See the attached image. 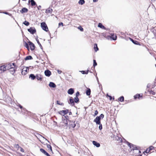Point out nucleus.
<instances>
[{
	"instance_id": "obj_21",
	"label": "nucleus",
	"mask_w": 156,
	"mask_h": 156,
	"mask_svg": "<svg viewBox=\"0 0 156 156\" xmlns=\"http://www.w3.org/2000/svg\"><path fill=\"white\" fill-rule=\"evenodd\" d=\"M30 77L31 78L32 80H34L36 78V76H35L34 74H31L30 76Z\"/></svg>"
},
{
	"instance_id": "obj_34",
	"label": "nucleus",
	"mask_w": 156,
	"mask_h": 156,
	"mask_svg": "<svg viewBox=\"0 0 156 156\" xmlns=\"http://www.w3.org/2000/svg\"><path fill=\"white\" fill-rule=\"evenodd\" d=\"M99 129L100 130H101V129H102V125L101 124V123H100V124H99Z\"/></svg>"
},
{
	"instance_id": "obj_50",
	"label": "nucleus",
	"mask_w": 156,
	"mask_h": 156,
	"mask_svg": "<svg viewBox=\"0 0 156 156\" xmlns=\"http://www.w3.org/2000/svg\"><path fill=\"white\" fill-rule=\"evenodd\" d=\"M128 145L129 147H131V144L128 143Z\"/></svg>"
},
{
	"instance_id": "obj_54",
	"label": "nucleus",
	"mask_w": 156,
	"mask_h": 156,
	"mask_svg": "<svg viewBox=\"0 0 156 156\" xmlns=\"http://www.w3.org/2000/svg\"><path fill=\"white\" fill-rule=\"evenodd\" d=\"M2 13H5V14H9L7 12H3Z\"/></svg>"
},
{
	"instance_id": "obj_9",
	"label": "nucleus",
	"mask_w": 156,
	"mask_h": 156,
	"mask_svg": "<svg viewBox=\"0 0 156 156\" xmlns=\"http://www.w3.org/2000/svg\"><path fill=\"white\" fill-rule=\"evenodd\" d=\"M67 92L69 94H72L74 93V90L73 88H71L68 90Z\"/></svg>"
},
{
	"instance_id": "obj_64",
	"label": "nucleus",
	"mask_w": 156,
	"mask_h": 156,
	"mask_svg": "<svg viewBox=\"0 0 156 156\" xmlns=\"http://www.w3.org/2000/svg\"><path fill=\"white\" fill-rule=\"evenodd\" d=\"M51 10H52V9H51Z\"/></svg>"
},
{
	"instance_id": "obj_26",
	"label": "nucleus",
	"mask_w": 156,
	"mask_h": 156,
	"mask_svg": "<svg viewBox=\"0 0 156 156\" xmlns=\"http://www.w3.org/2000/svg\"><path fill=\"white\" fill-rule=\"evenodd\" d=\"M74 101L75 102L77 103L79 102V100L77 97H76L74 99Z\"/></svg>"
},
{
	"instance_id": "obj_31",
	"label": "nucleus",
	"mask_w": 156,
	"mask_h": 156,
	"mask_svg": "<svg viewBox=\"0 0 156 156\" xmlns=\"http://www.w3.org/2000/svg\"><path fill=\"white\" fill-rule=\"evenodd\" d=\"M57 104L58 105H63V104L62 103H60V102L58 101H57Z\"/></svg>"
},
{
	"instance_id": "obj_42",
	"label": "nucleus",
	"mask_w": 156,
	"mask_h": 156,
	"mask_svg": "<svg viewBox=\"0 0 156 156\" xmlns=\"http://www.w3.org/2000/svg\"><path fill=\"white\" fill-rule=\"evenodd\" d=\"M20 151L21 152H24V150L21 147H20Z\"/></svg>"
},
{
	"instance_id": "obj_48",
	"label": "nucleus",
	"mask_w": 156,
	"mask_h": 156,
	"mask_svg": "<svg viewBox=\"0 0 156 156\" xmlns=\"http://www.w3.org/2000/svg\"><path fill=\"white\" fill-rule=\"evenodd\" d=\"M79 94V93L78 92H77L76 93V97H77Z\"/></svg>"
},
{
	"instance_id": "obj_2",
	"label": "nucleus",
	"mask_w": 156,
	"mask_h": 156,
	"mask_svg": "<svg viewBox=\"0 0 156 156\" xmlns=\"http://www.w3.org/2000/svg\"><path fill=\"white\" fill-rule=\"evenodd\" d=\"M29 69L28 67L23 68L22 71V74L23 75H25L29 71Z\"/></svg>"
},
{
	"instance_id": "obj_30",
	"label": "nucleus",
	"mask_w": 156,
	"mask_h": 156,
	"mask_svg": "<svg viewBox=\"0 0 156 156\" xmlns=\"http://www.w3.org/2000/svg\"><path fill=\"white\" fill-rule=\"evenodd\" d=\"M112 38L113 40H116V36L115 35H112Z\"/></svg>"
},
{
	"instance_id": "obj_52",
	"label": "nucleus",
	"mask_w": 156,
	"mask_h": 156,
	"mask_svg": "<svg viewBox=\"0 0 156 156\" xmlns=\"http://www.w3.org/2000/svg\"><path fill=\"white\" fill-rule=\"evenodd\" d=\"M138 43V42H137V41H134V43H134V44H137Z\"/></svg>"
},
{
	"instance_id": "obj_63",
	"label": "nucleus",
	"mask_w": 156,
	"mask_h": 156,
	"mask_svg": "<svg viewBox=\"0 0 156 156\" xmlns=\"http://www.w3.org/2000/svg\"><path fill=\"white\" fill-rule=\"evenodd\" d=\"M71 114V112H70L69 113V115H70Z\"/></svg>"
},
{
	"instance_id": "obj_11",
	"label": "nucleus",
	"mask_w": 156,
	"mask_h": 156,
	"mask_svg": "<svg viewBox=\"0 0 156 156\" xmlns=\"http://www.w3.org/2000/svg\"><path fill=\"white\" fill-rule=\"evenodd\" d=\"M36 78L37 80H41L42 79V77L41 75L40 74H37L36 76Z\"/></svg>"
},
{
	"instance_id": "obj_28",
	"label": "nucleus",
	"mask_w": 156,
	"mask_h": 156,
	"mask_svg": "<svg viewBox=\"0 0 156 156\" xmlns=\"http://www.w3.org/2000/svg\"><path fill=\"white\" fill-rule=\"evenodd\" d=\"M40 151L44 154H45L47 152H46L44 149L41 148L40 149Z\"/></svg>"
},
{
	"instance_id": "obj_49",
	"label": "nucleus",
	"mask_w": 156,
	"mask_h": 156,
	"mask_svg": "<svg viewBox=\"0 0 156 156\" xmlns=\"http://www.w3.org/2000/svg\"><path fill=\"white\" fill-rule=\"evenodd\" d=\"M37 9L39 10L41 8V6L39 5L37 7Z\"/></svg>"
},
{
	"instance_id": "obj_20",
	"label": "nucleus",
	"mask_w": 156,
	"mask_h": 156,
	"mask_svg": "<svg viewBox=\"0 0 156 156\" xmlns=\"http://www.w3.org/2000/svg\"><path fill=\"white\" fill-rule=\"evenodd\" d=\"M74 102L73 100L72 99L70 98L69 103V104H71L72 105H74Z\"/></svg>"
},
{
	"instance_id": "obj_25",
	"label": "nucleus",
	"mask_w": 156,
	"mask_h": 156,
	"mask_svg": "<svg viewBox=\"0 0 156 156\" xmlns=\"http://www.w3.org/2000/svg\"><path fill=\"white\" fill-rule=\"evenodd\" d=\"M86 94L87 95H89L90 94V90L89 89L86 92Z\"/></svg>"
},
{
	"instance_id": "obj_61",
	"label": "nucleus",
	"mask_w": 156,
	"mask_h": 156,
	"mask_svg": "<svg viewBox=\"0 0 156 156\" xmlns=\"http://www.w3.org/2000/svg\"><path fill=\"white\" fill-rule=\"evenodd\" d=\"M19 107H20V108H22V107L21 105H20V106H19Z\"/></svg>"
},
{
	"instance_id": "obj_16",
	"label": "nucleus",
	"mask_w": 156,
	"mask_h": 156,
	"mask_svg": "<svg viewBox=\"0 0 156 156\" xmlns=\"http://www.w3.org/2000/svg\"><path fill=\"white\" fill-rule=\"evenodd\" d=\"M94 50L96 51H97L98 50V48L97 46V44H95L94 45Z\"/></svg>"
},
{
	"instance_id": "obj_58",
	"label": "nucleus",
	"mask_w": 156,
	"mask_h": 156,
	"mask_svg": "<svg viewBox=\"0 0 156 156\" xmlns=\"http://www.w3.org/2000/svg\"><path fill=\"white\" fill-rule=\"evenodd\" d=\"M131 41L133 43L134 42V41L132 39H131Z\"/></svg>"
},
{
	"instance_id": "obj_39",
	"label": "nucleus",
	"mask_w": 156,
	"mask_h": 156,
	"mask_svg": "<svg viewBox=\"0 0 156 156\" xmlns=\"http://www.w3.org/2000/svg\"><path fill=\"white\" fill-rule=\"evenodd\" d=\"M20 12L22 13H23L24 12H27V10H20Z\"/></svg>"
},
{
	"instance_id": "obj_59",
	"label": "nucleus",
	"mask_w": 156,
	"mask_h": 156,
	"mask_svg": "<svg viewBox=\"0 0 156 156\" xmlns=\"http://www.w3.org/2000/svg\"><path fill=\"white\" fill-rule=\"evenodd\" d=\"M131 41L133 43L134 42V41L132 39H131Z\"/></svg>"
},
{
	"instance_id": "obj_22",
	"label": "nucleus",
	"mask_w": 156,
	"mask_h": 156,
	"mask_svg": "<svg viewBox=\"0 0 156 156\" xmlns=\"http://www.w3.org/2000/svg\"><path fill=\"white\" fill-rule=\"evenodd\" d=\"M14 67H13L12 68L10 69V71L12 73H13L15 71Z\"/></svg>"
},
{
	"instance_id": "obj_45",
	"label": "nucleus",
	"mask_w": 156,
	"mask_h": 156,
	"mask_svg": "<svg viewBox=\"0 0 156 156\" xmlns=\"http://www.w3.org/2000/svg\"><path fill=\"white\" fill-rule=\"evenodd\" d=\"M58 74H60L62 73V71L61 70H58Z\"/></svg>"
},
{
	"instance_id": "obj_5",
	"label": "nucleus",
	"mask_w": 156,
	"mask_h": 156,
	"mask_svg": "<svg viewBox=\"0 0 156 156\" xmlns=\"http://www.w3.org/2000/svg\"><path fill=\"white\" fill-rule=\"evenodd\" d=\"M101 119L98 116H97L94 119V122L96 123L97 124H100L101 123Z\"/></svg>"
},
{
	"instance_id": "obj_41",
	"label": "nucleus",
	"mask_w": 156,
	"mask_h": 156,
	"mask_svg": "<svg viewBox=\"0 0 156 156\" xmlns=\"http://www.w3.org/2000/svg\"><path fill=\"white\" fill-rule=\"evenodd\" d=\"M25 46L28 49L29 48V45L28 44H27V43H26L25 45Z\"/></svg>"
},
{
	"instance_id": "obj_14",
	"label": "nucleus",
	"mask_w": 156,
	"mask_h": 156,
	"mask_svg": "<svg viewBox=\"0 0 156 156\" xmlns=\"http://www.w3.org/2000/svg\"><path fill=\"white\" fill-rule=\"evenodd\" d=\"M140 97H142V94L141 95L140 94H137L134 96V98L135 99L136 98H140Z\"/></svg>"
},
{
	"instance_id": "obj_43",
	"label": "nucleus",
	"mask_w": 156,
	"mask_h": 156,
	"mask_svg": "<svg viewBox=\"0 0 156 156\" xmlns=\"http://www.w3.org/2000/svg\"><path fill=\"white\" fill-rule=\"evenodd\" d=\"M64 111L65 112V115L66 114H67L69 112V111L68 110H64Z\"/></svg>"
},
{
	"instance_id": "obj_40",
	"label": "nucleus",
	"mask_w": 156,
	"mask_h": 156,
	"mask_svg": "<svg viewBox=\"0 0 156 156\" xmlns=\"http://www.w3.org/2000/svg\"><path fill=\"white\" fill-rule=\"evenodd\" d=\"M98 113V112L97 110H96L95 112L94 116L96 115Z\"/></svg>"
},
{
	"instance_id": "obj_7",
	"label": "nucleus",
	"mask_w": 156,
	"mask_h": 156,
	"mask_svg": "<svg viewBox=\"0 0 156 156\" xmlns=\"http://www.w3.org/2000/svg\"><path fill=\"white\" fill-rule=\"evenodd\" d=\"M68 121L67 119H65L63 120L62 123H64V124H63L62 125L63 126H66L68 124Z\"/></svg>"
},
{
	"instance_id": "obj_57",
	"label": "nucleus",
	"mask_w": 156,
	"mask_h": 156,
	"mask_svg": "<svg viewBox=\"0 0 156 156\" xmlns=\"http://www.w3.org/2000/svg\"><path fill=\"white\" fill-rule=\"evenodd\" d=\"M131 41L133 43L134 42V41L132 39H131Z\"/></svg>"
},
{
	"instance_id": "obj_38",
	"label": "nucleus",
	"mask_w": 156,
	"mask_h": 156,
	"mask_svg": "<svg viewBox=\"0 0 156 156\" xmlns=\"http://www.w3.org/2000/svg\"><path fill=\"white\" fill-rule=\"evenodd\" d=\"M150 151L149 148L147 149L145 151L146 153H149L150 152Z\"/></svg>"
},
{
	"instance_id": "obj_53",
	"label": "nucleus",
	"mask_w": 156,
	"mask_h": 156,
	"mask_svg": "<svg viewBox=\"0 0 156 156\" xmlns=\"http://www.w3.org/2000/svg\"><path fill=\"white\" fill-rule=\"evenodd\" d=\"M75 126H76V125H75V124H74L73 125H72V127H73V128H74L75 127Z\"/></svg>"
},
{
	"instance_id": "obj_62",
	"label": "nucleus",
	"mask_w": 156,
	"mask_h": 156,
	"mask_svg": "<svg viewBox=\"0 0 156 156\" xmlns=\"http://www.w3.org/2000/svg\"><path fill=\"white\" fill-rule=\"evenodd\" d=\"M155 0H151V1L152 2H153V1H154Z\"/></svg>"
},
{
	"instance_id": "obj_46",
	"label": "nucleus",
	"mask_w": 156,
	"mask_h": 156,
	"mask_svg": "<svg viewBox=\"0 0 156 156\" xmlns=\"http://www.w3.org/2000/svg\"><path fill=\"white\" fill-rule=\"evenodd\" d=\"M153 148H154V147H153L151 146L149 147V149L150 151H151V150L153 149Z\"/></svg>"
},
{
	"instance_id": "obj_36",
	"label": "nucleus",
	"mask_w": 156,
	"mask_h": 156,
	"mask_svg": "<svg viewBox=\"0 0 156 156\" xmlns=\"http://www.w3.org/2000/svg\"><path fill=\"white\" fill-rule=\"evenodd\" d=\"M15 147L16 148H17L18 149H19L20 148V147L19 145L18 144H15Z\"/></svg>"
},
{
	"instance_id": "obj_24",
	"label": "nucleus",
	"mask_w": 156,
	"mask_h": 156,
	"mask_svg": "<svg viewBox=\"0 0 156 156\" xmlns=\"http://www.w3.org/2000/svg\"><path fill=\"white\" fill-rule=\"evenodd\" d=\"M118 101L122 102L124 101V98L123 96H121L120 98H119L118 99Z\"/></svg>"
},
{
	"instance_id": "obj_56",
	"label": "nucleus",
	"mask_w": 156,
	"mask_h": 156,
	"mask_svg": "<svg viewBox=\"0 0 156 156\" xmlns=\"http://www.w3.org/2000/svg\"><path fill=\"white\" fill-rule=\"evenodd\" d=\"M108 96L110 98V99L111 100L112 99V97L108 95Z\"/></svg>"
},
{
	"instance_id": "obj_8",
	"label": "nucleus",
	"mask_w": 156,
	"mask_h": 156,
	"mask_svg": "<svg viewBox=\"0 0 156 156\" xmlns=\"http://www.w3.org/2000/svg\"><path fill=\"white\" fill-rule=\"evenodd\" d=\"M45 75L48 76H49L51 75V72L49 70H47L44 72Z\"/></svg>"
},
{
	"instance_id": "obj_19",
	"label": "nucleus",
	"mask_w": 156,
	"mask_h": 156,
	"mask_svg": "<svg viewBox=\"0 0 156 156\" xmlns=\"http://www.w3.org/2000/svg\"><path fill=\"white\" fill-rule=\"evenodd\" d=\"M98 27H100V28H102V29H104L105 28V27H104V26H103L102 25V24L100 23H99L98 25Z\"/></svg>"
},
{
	"instance_id": "obj_13",
	"label": "nucleus",
	"mask_w": 156,
	"mask_h": 156,
	"mask_svg": "<svg viewBox=\"0 0 156 156\" xmlns=\"http://www.w3.org/2000/svg\"><path fill=\"white\" fill-rule=\"evenodd\" d=\"M93 143L94 145L96 146L97 147H99L100 146V144L99 143H98L97 142L93 141Z\"/></svg>"
},
{
	"instance_id": "obj_32",
	"label": "nucleus",
	"mask_w": 156,
	"mask_h": 156,
	"mask_svg": "<svg viewBox=\"0 0 156 156\" xmlns=\"http://www.w3.org/2000/svg\"><path fill=\"white\" fill-rule=\"evenodd\" d=\"M81 72L83 74H87L88 73V71H82Z\"/></svg>"
},
{
	"instance_id": "obj_29",
	"label": "nucleus",
	"mask_w": 156,
	"mask_h": 156,
	"mask_svg": "<svg viewBox=\"0 0 156 156\" xmlns=\"http://www.w3.org/2000/svg\"><path fill=\"white\" fill-rule=\"evenodd\" d=\"M23 23L25 25L27 26H28L29 25V22H27L26 21H25Z\"/></svg>"
},
{
	"instance_id": "obj_3",
	"label": "nucleus",
	"mask_w": 156,
	"mask_h": 156,
	"mask_svg": "<svg viewBox=\"0 0 156 156\" xmlns=\"http://www.w3.org/2000/svg\"><path fill=\"white\" fill-rule=\"evenodd\" d=\"M6 66L7 69L9 70L12 68L13 67H15V64L14 63H9L6 65Z\"/></svg>"
},
{
	"instance_id": "obj_35",
	"label": "nucleus",
	"mask_w": 156,
	"mask_h": 156,
	"mask_svg": "<svg viewBox=\"0 0 156 156\" xmlns=\"http://www.w3.org/2000/svg\"><path fill=\"white\" fill-rule=\"evenodd\" d=\"M100 119H102L104 117V115L103 114H101L99 116H98Z\"/></svg>"
},
{
	"instance_id": "obj_18",
	"label": "nucleus",
	"mask_w": 156,
	"mask_h": 156,
	"mask_svg": "<svg viewBox=\"0 0 156 156\" xmlns=\"http://www.w3.org/2000/svg\"><path fill=\"white\" fill-rule=\"evenodd\" d=\"M32 59V57L31 56H27L25 58V60H30Z\"/></svg>"
},
{
	"instance_id": "obj_51",
	"label": "nucleus",
	"mask_w": 156,
	"mask_h": 156,
	"mask_svg": "<svg viewBox=\"0 0 156 156\" xmlns=\"http://www.w3.org/2000/svg\"><path fill=\"white\" fill-rule=\"evenodd\" d=\"M62 25V26H63V24L62 23H59V26H60V25Z\"/></svg>"
},
{
	"instance_id": "obj_12",
	"label": "nucleus",
	"mask_w": 156,
	"mask_h": 156,
	"mask_svg": "<svg viewBox=\"0 0 156 156\" xmlns=\"http://www.w3.org/2000/svg\"><path fill=\"white\" fill-rule=\"evenodd\" d=\"M49 86L51 87L55 88L56 87L55 84L51 82L49 84Z\"/></svg>"
},
{
	"instance_id": "obj_1",
	"label": "nucleus",
	"mask_w": 156,
	"mask_h": 156,
	"mask_svg": "<svg viewBox=\"0 0 156 156\" xmlns=\"http://www.w3.org/2000/svg\"><path fill=\"white\" fill-rule=\"evenodd\" d=\"M41 26L42 28L44 30L46 31H48V28L46 24L44 22H42L41 23Z\"/></svg>"
},
{
	"instance_id": "obj_60",
	"label": "nucleus",
	"mask_w": 156,
	"mask_h": 156,
	"mask_svg": "<svg viewBox=\"0 0 156 156\" xmlns=\"http://www.w3.org/2000/svg\"><path fill=\"white\" fill-rule=\"evenodd\" d=\"M94 2H96L98 0H93Z\"/></svg>"
},
{
	"instance_id": "obj_15",
	"label": "nucleus",
	"mask_w": 156,
	"mask_h": 156,
	"mask_svg": "<svg viewBox=\"0 0 156 156\" xmlns=\"http://www.w3.org/2000/svg\"><path fill=\"white\" fill-rule=\"evenodd\" d=\"M47 148L48 149V150H49V151H51V152H52L51 147L50 145L47 144Z\"/></svg>"
},
{
	"instance_id": "obj_17",
	"label": "nucleus",
	"mask_w": 156,
	"mask_h": 156,
	"mask_svg": "<svg viewBox=\"0 0 156 156\" xmlns=\"http://www.w3.org/2000/svg\"><path fill=\"white\" fill-rule=\"evenodd\" d=\"M58 113L59 114L63 116L65 115L64 110L60 111L58 112Z\"/></svg>"
},
{
	"instance_id": "obj_6",
	"label": "nucleus",
	"mask_w": 156,
	"mask_h": 156,
	"mask_svg": "<svg viewBox=\"0 0 156 156\" xmlns=\"http://www.w3.org/2000/svg\"><path fill=\"white\" fill-rule=\"evenodd\" d=\"M6 65H4L3 66H0V70H2L4 72L7 70V69Z\"/></svg>"
},
{
	"instance_id": "obj_37",
	"label": "nucleus",
	"mask_w": 156,
	"mask_h": 156,
	"mask_svg": "<svg viewBox=\"0 0 156 156\" xmlns=\"http://www.w3.org/2000/svg\"><path fill=\"white\" fill-rule=\"evenodd\" d=\"M78 29H80L81 31H83V29L80 26L78 27Z\"/></svg>"
},
{
	"instance_id": "obj_47",
	"label": "nucleus",
	"mask_w": 156,
	"mask_h": 156,
	"mask_svg": "<svg viewBox=\"0 0 156 156\" xmlns=\"http://www.w3.org/2000/svg\"><path fill=\"white\" fill-rule=\"evenodd\" d=\"M37 43H38V44L40 45V47H41V48H42V47L41 46V44L39 42V41H37Z\"/></svg>"
},
{
	"instance_id": "obj_23",
	"label": "nucleus",
	"mask_w": 156,
	"mask_h": 156,
	"mask_svg": "<svg viewBox=\"0 0 156 156\" xmlns=\"http://www.w3.org/2000/svg\"><path fill=\"white\" fill-rule=\"evenodd\" d=\"M30 2L32 6H34L36 5V3L34 0H31Z\"/></svg>"
},
{
	"instance_id": "obj_55",
	"label": "nucleus",
	"mask_w": 156,
	"mask_h": 156,
	"mask_svg": "<svg viewBox=\"0 0 156 156\" xmlns=\"http://www.w3.org/2000/svg\"><path fill=\"white\" fill-rule=\"evenodd\" d=\"M22 10H27V9L26 8H23Z\"/></svg>"
},
{
	"instance_id": "obj_10",
	"label": "nucleus",
	"mask_w": 156,
	"mask_h": 156,
	"mask_svg": "<svg viewBox=\"0 0 156 156\" xmlns=\"http://www.w3.org/2000/svg\"><path fill=\"white\" fill-rule=\"evenodd\" d=\"M29 45L31 49L33 50L34 49L35 46L31 42L29 43Z\"/></svg>"
},
{
	"instance_id": "obj_33",
	"label": "nucleus",
	"mask_w": 156,
	"mask_h": 156,
	"mask_svg": "<svg viewBox=\"0 0 156 156\" xmlns=\"http://www.w3.org/2000/svg\"><path fill=\"white\" fill-rule=\"evenodd\" d=\"M93 62H94L93 65H94V67H95V66H97V63L96 62V61L95 60H93Z\"/></svg>"
},
{
	"instance_id": "obj_44",
	"label": "nucleus",
	"mask_w": 156,
	"mask_h": 156,
	"mask_svg": "<svg viewBox=\"0 0 156 156\" xmlns=\"http://www.w3.org/2000/svg\"><path fill=\"white\" fill-rule=\"evenodd\" d=\"M51 11L52 10H46V12H45L46 13H48V12L51 13Z\"/></svg>"
},
{
	"instance_id": "obj_4",
	"label": "nucleus",
	"mask_w": 156,
	"mask_h": 156,
	"mask_svg": "<svg viewBox=\"0 0 156 156\" xmlns=\"http://www.w3.org/2000/svg\"><path fill=\"white\" fill-rule=\"evenodd\" d=\"M28 31L32 34H34L36 32L35 28L33 27H30V28L28 29Z\"/></svg>"
},
{
	"instance_id": "obj_27",
	"label": "nucleus",
	"mask_w": 156,
	"mask_h": 156,
	"mask_svg": "<svg viewBox=\"0 0 156 156\" xmlns=\"http://www.w3.org/2000/svg\"><path fill=\"white\" fill-rule=\"evenodd\" d=\"M84 0H80L79 2V3L80 4L83 5L84 3Z\"/></svg>"
}]
</instances>
